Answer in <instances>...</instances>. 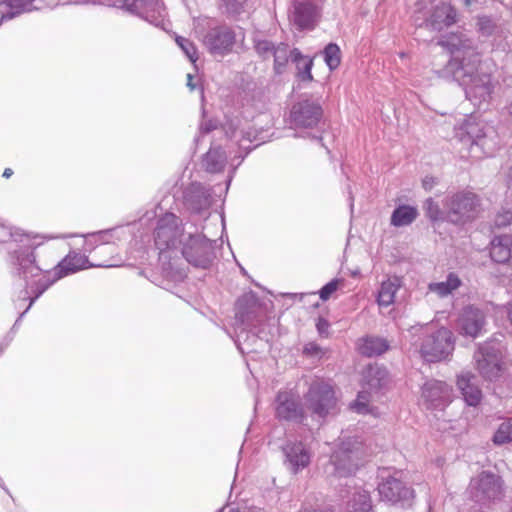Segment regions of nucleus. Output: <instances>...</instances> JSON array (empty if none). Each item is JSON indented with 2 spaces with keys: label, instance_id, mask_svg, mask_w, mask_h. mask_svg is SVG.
Masks as SVG:
<instances>
[{
  "label": "nucleus",
  "instance_id": "57",
  "mask_svg": "<svg viewBox=\"0 0 512 512\" xmlns=\"http://www.w3.org/2000/svg\"><path fill=\"white\" fill-rule=\"evenodd\" d=\"M191 220H192L193 222H197L198 220H201V219H200L199 217H195V218L191 217ZM192 226L194 227V231H195L196 229H198V230H199V227L197 226V224H196V223H192V224H191V226H189V228H186V227H185V229H186V230H188V231H190L189 229H192Z\"/></svg>",
  "mask_w": 512,
  "mask_h": 512
},
{
  "label": "nucleus",
  "instance_id": "30",
  "mask_svg": "<svg viewBox=\"0 0 512 512\" xmlns=\"http://www.w3.org/2000/svg\"><path fill=\"white\" fill-rule=\"evenodd\" d=\"M402 285V280L398 276L389 277L384 280L377 294V303L379 306L388 307L395 301V295Z\"/></svg>",
  "mask_w": 512,
  "mask_h": 512
},
{
  "label": "nucleus",
  "instance_id": "29",
  "mask_svg": "<svg viewBox=\"0 0 512 512\" xmlns=\"http://www.w3.org/2000/svg\"><path fill=\"white\" fill-rule=\"evenodd\" d=\"M390 345L385 338L367 335L357 341L359 354L365 357H377L385 353Z\"/></svg>",
  "mask_w": 512,
  "mask_h": 512
},
{
  "label": "nucleus",
  "instance_id": "8",
  "mask_svg": "<svg viewBox=\"0 0 512 512\" xmlns=\"http://www.w3.org/2000/svg\"><path fill=\"white\" fill-rule=\"evenodd\" d=\"M188 230L182 220L174 213L167 212L156 223L154 242L159 250L160 259L166 258L165 253L177 251Z\"/></svg>",
  "mask_w": 512,
  "mask_h": 512
},
{
  "label": "nucleus",
  "instance_id": "7",
  "mask_svg": "<svg viewBox=\"0 0 512 512\" xmlns=\"http://www.w3.org/2000/svg\"><path fill=\"white\" fill-rule=\"evenodd\" d=\"M412 10V17L417 27L441 31L457 21L456 9L449 3L433 5L432 0H406Z\"/></svg>",
  "mask_w": 512,
  "mask_h": 512
},
{
  "label": "nucleus",
  "instance_id": "60",
  "mask_svg": "<svg viewBox=\"0 0 512 512\" xmlns=\"http://www.w3.org/2000/svg\"><path fill=\"white\" fill-rule=\"evenodd\" d=\"M507 183L509 186L512 185V166L509 168V171L507 174Z\"/></svg>",
  "mask_w": 512,
  "mask_h": 512
},
{
  "label": "nucleus",
  "instance_id": "28",
  "mask_svg": "<svg viewBox=\"0 0 512 512\" xmlns=\"http://www.w3.org/2000/svg\"><path fill=\"white\" fill-rule=\"evenodd\" d=\"M29 233L13 225L0 223V243L7 245V253L10 249H19L22 245H29Z\"/></svg>",
  "mask_w": 512,
  "mask_h": 512
},
{
  "label": "nucleus",
  "instance_id": "33",
  "mask_svg": "<svg viewBox=\"0 0 512 512\" xmlns=\"http://www.w3.org/2000/svg\"><path fill=\"white\" fill-rule=\"evenodd\" d=\"M418 216V210L414 206L399 205L391 215V225L394 227H404L412 224Z\"/></svg>",
  "mask_w": 512,
  "mask_h": 512
},
{
  "label": "nucleus",
  "instance_id": "41",
  "mask_svg": "<svg viewBox=\"0 0 512 512\" xmlns=\"http://www.w3.org/2000/svg\"><path fill=\"white\" fill-rule=\"evenodd\" d=\"M247 0H220V8L229 18H236L245 12Z\"/></svg>",
  "mask_w": 512,
  "mask_h": 512
},
{
  "label": "nucleus",
  "instance_id": "44",
  "mask_svg": "<svg viewBox=\"0 0 512 512\" xmlns=\"http://www.w3.org/2000/svg\"><path fill=\"white\" fill-rule=\"evenodd\" d=\"M426 216L432 221H438L444 219V213L441 211L438 203L432 198H428L423 206Z\"/></svg>",
  "mask_w": 512,
  "mask_h": 512
},
{
  "label": "nucleus",
  "instance_id": "43",
  "mask_svg": "<svg viewBox=\"0 0 512 512\" xmlns=\"http://www.w3.org/2000/svg\"><path fill=\"white\" fill-rule=\"evenodd\" d=\"M277 44L267 39H255L254 48L257 54L264 60L270 59Z\"/></svg>",
  "mask_w": 512,
  "mask_h": 512
},
{
  "label": "nucleus",
  "instance_id": "36",
  "mask_svg": "<svg viewBox=\"0 0 512 512\" xmlns=\"http://www.w3.org/2000/svg\"><path fill=\"white\" fill-rule=\"evenodd\" d=\"M292 52L288 44L278 43L273 50L274 71L276 74H282L289 60L292 61Z\"/></svg>",
  "mask_w": 512,
  "mask_h": 512
},
{
  "label": "nucleus",
  "instance_id": "32",
  "mask_svg": "<svg viewBox=\"0 0 512 512\" xmlns=\"http://www.w3.org/2000/svg\"><path fill=\"white\" fill-rule=\"evenodd\" d=\"M462 285V280L455 272H450L445 281L432 282L428 285V291L436 294L440 298L451 295Z\"/></svg>",
  "mask_w": 512,
  "mask_h": 512
},
{
  "label": "nucleus",
  "instance_id": "31",
  "mask_svg": "<svg viewBox=\"0 0 512 512\" xmlns=\"http://www.w3.org/2000/svg\"><path fill=\"white\" fill-rule=\"evenodd\" d=\"M205 170L209 173L223 171L227 164V154L220 146L212 145L202 160Z\"/></svg>",
  "mask_w": 512,
  "mask_h": 512
},
{
  "label": "nucleus",
  "instance_id": "3",
  "mask_svg": "<svg viewBox=\"0 0 512 512\" xmlns=\"http://www.w3.org/2000/svg\"><path fill=\"white\" fill-rule=\"evenodd\" d=\"M235 309L234 343L242 354L254 352L258 342L268 341L263 324L264 310L253 294L240 297Z\"/></svg>",
  "mask_w": 512,
  "mask_h": 512
},
{
  "label": "nucleus",
  "instance_id": "37",
  "mask_svg": "<svg viewBox=\"0 0 512 512\" xmlns=\"http://www.w3.org/2000/svg\"><path fill=\"white\" fill-rule=\"evenodd\" d=\"M349 512H372L369 492L364 489L357 490L349 502Z\"/></svg>",
  "mask_w": 512,
  "mask_h": 512
},
{
  "label": "nucleus",
  "instance_id": "13",
  "mask_svg": "<svg viewBox=\"0 0 512 512\" xmlns=\"http://www.w3.org/2000/svg\"><path fill=\"white\" fill-rule=\"evenodd\" d=\"M275 418L279 422L292 424H304L307 420V412L300 395L292 390H280L273 402Z\"/></svg>",
  "mask_w": 512,
  "mask_h": 512
},
{
  "label": "nucleus",
  "instance_id": "27",
  "mask_svg": "<svg viewBox=\"0 0 512 512\" xmlns=\"http://www.w3.org/2000/svg\"><path fill=\"white\" fill-rule=\"evenodd\" d=\"M490 257L498 264L512 263V236H495L490 242Z\"/></svg>",
  "mask_w": 512,
  "mask_h": 512
},
{
  "label": "nucleus",
  "instance_id": "9",
  "mask_svg": "<svg viewBox=\"0 0 512 512\" xmlns=\"http://www.w3.org/2000/svg\"><path fill=\"white\" fill-rule=\"evenodd\" d=\"M362 455V442L356 437H341L330 456L333 474L338 477H350L357 471Z\"/></svg>",
  "mask_w": 512,
  "mask_h": 512
},
{
  "label": "nucleus",
  "instance_id": "4",
  "mask_svg": "<svg viewBox=\"0 0 512 512\" xmlns=\"http://www.w3.org/2000/svg\"><path fill=\"white\" fill-rule=\"evenodd\" d=\"M454 133L459 142L468 147L474 158L491 157L500 147L496 129L473 114L464 117L455 126Z\"/></svg>",
  "mask_w": 512,
  "mask_h": 512
},
{
  "label": "nucleus",
  "instance_id": "19",
  "mask_svg": "<svg viewBox=\"0 0 512 512\" xmlns=\"http://www.w3.org/2000/svg\"><path fill=\"white\" fill-rule=\"evenodd\" d=\"M479 373L487 380L495 379L501 370L500 343L495 340L486 341L478 347L474 354Z\"/></svg>",
  "mask_w": 512,
  "mask_h": 512
},
{
  "label": "nucleus",
  "instance_id": "15",
  "mask_svg": "<svg viewBox=\"0 0 512 512\" xmlns=\"http://www.w3.org/2000/svg\"><path fill=\"white\" fill-rule=\"evenodd\" d=\"M304 398L312 414L320 419H324L336 406L334 390L324 381L313 382Z\"/></svg>",
  "mask_w": 512,
  "mask_h": 512
},
{
  "label": "nucleus",
  "instance_id": "2",
  "mask_svg": "<svg viewBox=\"0 0 512 512\" xmlns=\"http://www.w3.org/2000/svg\"><path fill=\"white\" fill-rule=\"evenodd\" d=\"M29 245L19 249H10L6 258L11 276L18 281H24L35 293L38 299L57 280L91 267H115L114 262L92 264L88 257L78 252H70L52 271L42 269L36 259L35 249L39 245L36 236L29 233Z\"/></svg>",
  "mask_w": 512,
  "mask_h": 512
},
{
  "label": "nucleus",
  "instance_id": "51",
  "mask_svg": "<svg viewBox=\"0 0 512 512\" xmlns=\"http://www.w3.org/2000/svg\"><path fill=\"white\" fill-rule=\"evenodd\" d=\"M329 327L330 324L325 318L319 317L317 319L316 328L320 336L327 337L329 334Z\"/></svg>",
  "mask_w": 512,
  "mask_h": 512
},
{
  "label": "nucleus",
  "instance_id": "52",
  "mask_svg": "<svg viewBox=\"0 0 512 512\" xmlns=\"http://www.w3.org/2000/svg\"><path fill=\"white\" fill-rule=\"evenodd\" d=\"M251 151V148H249L245 155H239L237 158H238V162L236 165H234L233 163H231V166H232V170L230 171L229 175H228V178L226 180V187H225V190L224 192L226 193L228 191V188H229V185L232 181V178H233V175L235 173V170L236 168L241 164V162L244 160L245 156Z\"/></svg>",
  "mask_w": 512,
  "mask_h": 512
},
{
  "label": "nucleus",
  "instance_id": "39",
  "mask_svg": "<svg viewBox=\"0 0 512 512\" xmlns=\"http://www.w3.org/2000/svg\"><path fill=\"white\" fill-rule=\"evenodd\" d=\"M323 57L331 71L337 69L341 63L340 47L336 43H329L323 50Z\"/></svg>",
  "mask_w": 512,
  "mask_h": 512
},
{
  "label": "nucleus",
  "instance_id": "63",
  "mask_svg": "<svg viewBox=\"0 0 512 512\" xmlns=\"http://www.w3.org/2000/svg\"><path fill=\"white\" fill-rule=\"evenodd\" d=\"M156 216L155 212H148L147 213V221L152 220Z\"/></svg>",
  "mask_w": 512,
  "mask_h": 512
},
{
  "label": "nucleus",
  "instance_id": "24",
  "mask_svg": "<svg viewBox=\"0 0 512 512\" xmlns=\"http://www.w3.org/2000/svg\"><path fill=\"white\" fill-rule=\"evenodd\" d=\"M282 451L285 456L284 464L293 474L303 471L311 463V449L303 441L289 440L282 447Z\"/></svg>",
  "mask_w": 512,
  "mask_h": 512
},
{
  "label": "nucleus",
  "instance_id": "10",
  "mask_svg": "<svg viewBox=\"0 0 512 512\" xmlns=\"http://www.w3.org/2000/svg\"><path fill=\"white\" fill-rule=\"evenodd\" d=\"M105 4L137 15L151 25L163 30H166L169 26L166 19V8L162 0H106Z\"/></svg>",
  "mask_w": 512,
  "mask_h": 512
},
{
  "label": "nucleus",
  "instance_id": "11",
  "mask_svg": "<svg viewBox=\"0 0 512 512\" xmlns=\"http://www.w3.org/2000/svg\"><path fill=\"white\" fill-rule=\"evenodd\" d=\"M180 251L186 261L198 268L207 269L213 261V242L202 231H189L180 244Z\"/></svg>",
  "mask_w": 512,
  "mask_h": 512
},
{
  "label": "nucleus",
  "instance_id": "45",
  "mask_svg": "<svg viewBox=\"0 0 512 512\" xmlns=\"http://www.w3.org/2000/svg\"><path fill=\"white\" fill-rule=\"evenodd\" d=\"M176 43L177 45L182 49V51L185 53V55L188 57V59L195 63L198 59L197 57V49L193 42H191L189 39L177 36L176 37Z\"/></svg>",
  "mask_w": 512,
  "mask_h": 512
},
{
  "label": "nucleus",
  "instance_id": "54",
  "mask_svg": "<svg viewBox=\"0 0 512 512\" xmlns=\"http://www.w3.org/2000/svg\"><path fill=\"white\" fill-rule=\"evenodd\" d=\"M187 86L190 90H195L197 88V84L193 81L192 74H187Z\"/></svg>",
  "mask_w": 512,
  "mask_h": 512
},
{
  "label": "nucleus",
  "instance_id": "58",
  "mask_svg": "<svg viewBox=\"0 0 512 512\" xmlns=\"http://www.w3.org/2000/svg\"><path fill=\"white\" fill-rule=\"evenodd\" d=\"M13 175V170L11 168H6L3 172L4 178H9Z\"/></svg>",
  "mask_w": 512,
  "mask_h": 512
},
{
  "label": "nucleus",
  "instance_id": "61",
  "mask_svg": "<svg viewBox=\"0 0 512 512\" xmlns=\"http://www.w3.org/2000/svg\"><path fill=\"white\" fill-rule=\"evenodd\" d=\"M462 1H463L464 5H465L466 7H470V6H472L474 3L478 2V0H462Z\"/></svg>",
  "mask_w": 512,
  "mask_h": 512
},
{
  "label": "nucleus",
  "instance_id": "6",
  "mask_svg": "<svg viewBox=\"0 0 512 512\" xmlns=\"http://www.w3.org/2000/svg\"><path fill=\"white\" fill-rule=\"evenodd\" d=\"M414 344L419 342V352L426 362H440L449 358L455 348V338L451 330L441 327L430 332L429 324H417L409 329Z\"/></svg>",
  "mask_w": 512,
  "mask_h": 512
},
{
  "label": "nucleus",
  "instance_id": "42",
  "mask_svg": "<svg viewBox=\"0 0 512 512\" xmlns=\"http://www.w3.org/2000/svg\"><path fill=\"white\" fill-rule=\"evenodd\" d=\"M225 133L226 136L231 140H236L239 143L240 148H244V141L252 142L253 132L250 130H238L236 127H234L233 123L228 124L227 128L225 129ZM245 149L247 148L245 147Z\"/></svg>",
  "mask_w": 512,
  "mask_h": 512
},
{
  "label": "nucleus",
  "instance_id": "16",
  "mask_svg": "<svg viewBox=\"0 0 512 512\" xmlns=\"http://www.w3.org/2000/svg\"><path fill=\"white\" fill-rule=\"evenodd\" d=\"M479 199L471 191H460L447 197L444 207L447 210L446 218L455 224L463 223L473 217Z\"/></svg>",
  "mask_w": 512,
  "mask_h": 512
},
{
  "label": "nucleus",
  "instance_id": "38",
  "mask_svg": "<svg viewBox=\"0 0 512 512\" xmlns=\"http://www.w3.org/2000/svg\"><path fill=\"white\" fill-rule=\"evenodd\" d=\"M98 240L101 245L115 244L126 237L125 230L122 226L97 231Z\"/></svg>",
  "mask_w": 512,
  "mask_h": 512
},
{
  "label": "nucleus",
  "instance_id": "18",
  "mask_svg": "<svg viewBox=\"0 0 512 512\" xmlns=\"http://www.w3.org/2000/svg\"><path fill=\"white\" fill-rule=\"evenodd\" d=\"M378 484L381 500L401 507L411 506L414 499V490L397 478L395 475L382 476Z\"/></svg>",
  "mask_w": 512,
  "mask_h": 512
},
{
  "label": "nucleus",
  "instance_id": "12",
  "mask_svg": "<svg viewBox=\"0 0 512 512\" xmlns=\"http://www.w3.org/2000/svg\"><path fill=\"white\" fill-rule=\"evenodd\" d=\"M389 383V373L384 366L378 364L367 366L362 373L361 386L353 405L358 413L368 412V402L374 395H379Z\"/></svg>",
  "mask_w": 512,
  "mask_h": 512
},
{
  "label": "nucleus",
  "instance_id": "62",
  "mask_svg": "<svg viewBox=\"0 0 512 512\" xmlns=\"http://www.w3.org/2000/svg\"><path fill=\"white\" fill-rule=\"evenodd\" d=\"M349 201H350V208L351 210L353 209V206H354V197L352 195V192L349 190Z\"/></svg>",
  "mask_w": 512,
  "mask_h": 512
},
{
  "label": "nucleus",
  "instance_id": "1",
  "mask_svg": "<svg viewBox=\"0 0 512 512\" xmlns=\"http://www.w3.org/2000/svg\"><path fill=\"white\" fill-rule=\"evenodd\" d=\"M451 54L444 67L443 77L457 82L464 88L466 98L475 106L488 104L494 85L491 75L483 71L480 55L473 40L464 33H452L439 41Z\"/></svg>",
  "mask_w": 512,
  "mask_h": 512
},
{
  "label": "nucleus",
  "instance_id": "22",
  "mask_svg": "<svg viewBox=\"0 0 512 512\" xmlns=\"http://www.w3.org/2000/svg\"><path fill=\"white\" fill-rule=\"evenodd\" d=\"M320 15L318 0H292L289 19L299 30L313 29Z\"/></svg>",
  "mask_w": 512,
  "mask_h": 512
},
{
  "label": "nucleus",
  "instance_id": "23",
  "mask_svg": "<svg viewBox=\"0 0 512 512\" xmlns=\"http://www.w3.org/2000/svg\"><path fill=\"white\" fill-rule=\"evenodd\" d=\"M451 391L446 382L428 380L422 386V403L428 410H443L451 401Z\"/></svg>",
  "mask_w": 512,
  "mask_h": 512
},
{
  "label": "nucleus",
  "instance_id": "17",
  "mask_svg": "<svg viewBox=\"0 0 512 512\" xmlns=\"http://www.w3.org/2000/svg\"><path fill=\"white\" fill-rule=\"evenodd\" d=\"M183 204L190 217L207 220L210 217L212 205L210 189L201 183H191L184 191Z\"/></svg>",
  "mask_w": 512,
  "mask_h": 512
},
{
  "label": "nucleus",
  "instance_id": "55",
  "mask_svg": "<svg viewBox=\"0 0 512 512\" xmlns=\"http://www.w3.org/2000/svg\"><path fill=\"white\" fill-rule=\"evenodd\" d=\"M300 512H333V511L331 509H329V508L320 509V510L310 509V508H303Z\"/></svg>",
  "mask_w": 512,
  "mask_h": 512
},
{
  "label": "nucleus",
  "instance_id": "56",
  "mask_svg": "<svg viewBox=\"0 0 512 512\" xmlns=\"http://www.w3.org/2000/svg\"><path fill=\"white\" fill-rule=\"evenodd\" d=\"M507 315H508V319L512 325V300L507 305Z\"/></svg>",
  "mask_w": 512,
  "mask_h": 512
},
{
  "label": "nucleus",
  "instance_id": "35",
  "mask_svg": "<svg viewBox=\"0 0 512 512\" xmlns=\"http://www.w3.org/2000/svg\"><path fill=\"white\" fill-rule=\"evenodd\" d=\"M292 62L295 63L297 68V77L300 81H312L313 76L311 73L313 60L294 48L292 52Z\"/></svg>",
  "mask_w": 512,
  "mask_h": 512
},
{
  "label": "nucleus",
  "instance_id": "14",
  "mask_svg": "<svg viewBox=\"0 0 512 512\" xmlns=\"http://www.w3.org/2000/svg\"><path fill=\"white\" fill-rule=\"evenodd\" d=\"M468 492L474 502L485 505L502 499L504 483L499 475L483 471L471 479Z\"/></svg>",
  "mask_w": 512,
  "mask_h": 512
},
{
  "label": "nucleus",
  "instance_id": "5",
  "mask_svg": "<svg viewBox=\"0 0 512 512\" xmlns=\"http://www.w3.org/2000/svg\"><path fill=\"white\" fill-rule=\"evenodd\" d=\"M323 115L322 98L304 94L292 104L288 124L295 131V137L309 138L323 146L320 129Z\"/></svg>",
  "mask_w": 512,
  "mask_h": 512
},
{
  "label": "nucleus",
  "instance_id": "47",
  "mask_svg": "<svg viewBox=\"0 0 512 512\" xmlns=\"http://www.w3.org/2000/svg\"><path fill=\"white\" fill-rule=\"evenodd\" d=\"M512 223V210L502 207L494 218V225L498 228L506 227Z\"/></svg>",
  "mask_w": 512,
  "mask_h": 512
},
{
  "label": "nucleus",
  "instance_id": "53",
  "mask_svg": "<svg viewBox=\"0 0 512 512\" xmlns=\"http://www.w3.org/2000/svg\"><path fill=\"white\" fill-rule=\"evenodd\" d=\"M436 184V179L432 176H426L422 180V186L426 191H430Z\"/></svg>",
  "mask_w": 512,
  "mask_h": 512
},
{
  "label": "nucleus",
  "instance_id": "49",
  "mask_svg": "<svg viewBox=\"0 0 512 512\" xmlns=\"http://www.w3.org/2000/svg\"><path fill=\"white\" fill-rule=\"evenodd\" d=\"M303 354L308 357L321 358L324 355V351L320 345L311 341L304 345Z\"/></svg>",
  "mask_w": 512,
  "mask_h": 512
},
{
  "label": "nucleus",
  "instance_id": "25",
  "mask_svg": "<svg viewBox=\"0 0 512 512\" xmlns=\"http://www.w3.org/2000/svg\"><path fill=\"white\" fill-rule=\"evenodd\" d=\"M486 325V315L483 310L473 305L464 307L456 321L459 334L477 338Z\"/></svg>",
  "mask_w": 512,
  "mask_h": 512
},
{
  "label": "nucleus",
  "instance_id": "26",
  "mask_svg": "<svg viewBox=\"0 0 512 512\" xmlns=\"http://www.w3.org/2000/svg\"><path fill=\"white\" fill-rule=\"evenodd\" d=\"M457 387L468 406L476 407L481 403L483 394L475 375L470 372L461 373L457 377Z\"/></svg>",
  "mask_w": 512,
  "mask_h": 512
},
{
  "label": "nucleus",
  "instance_id": "21",
  "mask_svg": "<svg viewBox=\"0 0 512 512\" xmlns=\"http://www.w3.org/2000/svg\"><path fill=\"white\" fill-rule=\"evenodd\" d=\"M236 38L237 34L233 28L221 25L210 28L203 36L202 41L212 55L225 56L233 50Z\"/></svg>",
  "mask_w": 512,
  "mask_h": 512
},
{
  "label": "nucleus",
  "instance_id": "59",
  "mask_svg": "<svg viewBox=\"0 0 512 512\" xmlns=\"http://www.w3.org/2000/svg\"><path fill=\"white\" fill-rule=\"evenodd\" d=\"M184 277H185V274L182 271H177L174 279L176 281H181L184 279Z\"/></svg>",
  "mask_w": 512,
  "mask_h": 512
},
{
  "label": "nucleus",
  "instance_id": "40",
  "mask_svg": "<svg viewBox=\"0 0 512 512\" xmlns=\"http://www.w3.org/2000/svg\"><path fill=\"white\" fill-rule=\"evenodd\" d=\"M493 443L503 445L512 442V418L504 420L493 436Z\"/></svg>",
  "mask_w": 512,
  "mask_h": 512
},
{
  "label": "nucleus",
  "instance_id": "46",
  "mask_svg": "<svg viewBox=\"0 0 512 512\" xmlns=\"http://www.w3.org/2000/svg\"><path fill=\"white\" fill-rule=\"evenodd\" d=\"M343 279H332L330 282L325 284L320 290H319V297L322 301H327L331 295L338 289L340 284H343Z\"/></svg>",
  "mask_w": 512,
  "mask_h": 512
},
{
  "label": "nucleus",
  "instance_id": "64",
  "mask_svg": "<svg viewBox=\"0 0 512 512\" xmlns=\"http://www.w3.org/2000/svg\"><path fill=\"white\" fill-rule=\"evenodd\" d=\"M229 512H251V511H247V510H240V509H238V508H237V509L233 508V509H230V511H229Z\"/></svg>",
  "mask_w": 512,
  "mask_h": 512
},
{
  "label": "nucleus",
  "instance_id": "50",
  "mask_svg": "<svg viewBox=\"0 0 512 512\" xmlns=\"http://www.w3.org/2000/svg\"><path fill=\"white\" fill-rule=\"evenodd\" d=\"M216 123L213 120L203 121L199 127V135L195 137L194 141L196 144L200 141L201 136L210 133L216 129Z\"/></svg>",
  "mask_w": 512,
  "mask_h": 512
},
{
  "label": "nucleus",
  "instance_id": "20",
  "mask_svg": "<svg viewBox=\"0 0 512 512\" xmlns=\"http://www.w3.org/2000/svg\"><path fill=\"white\" fill-rule=\"evenodd\" d=\"M477 26L482 36L491 38L496 49L506 51L512 47V35L507 22L484 15L478 17Z\"/></svg>",
  "mask_w": 512,
  "mask_h": 512
},
{
  "label": "nucleus",
  "instance_id": "48",
  "mask_svg": "<svg viewBox=\"0 0 512 512\" xmlns=\"http://www.w3.org/2000/svg\"><path fill=\"white\" fill-rule=\"evenodd\" d=\"M82 236L84 237V244H83L84 252L91 253L97 247L101 246L100 241L98 240V237H95V236H98L97 231L87 233Z\"/></svg>",
  "mask_w": 512,
  "mask_h": 512
},
{
  "label": "nucleus",
  "instance_id": "34",
  "mask_svg": "<svg viewBox=\"0 0 512 512\" xmlns=\"http://www.w3.org/2000/svg\"><path fill=\"white\" fill-rule=\"evenodd\" d=\"M22 283L20 284V286H22V288L20 289L17 297L14 299V304H15V307L17 309H20L22 307V305L28 300L29 301V304L28 306L25 308V310L20 313L19 317L16 319L15 323L13 324L12 326V329H11V332H15L17 330V328L19 327L20 325V322L22 321L24 315L29 311V309L32 307V305L35 303V301L37 299H34V295L35 293L32 291V289H30L27 285L26 282L24 281H21Z\"/></svg>",
  "mask_w": 512,
  "mask_h": 512
}]
</instances>
